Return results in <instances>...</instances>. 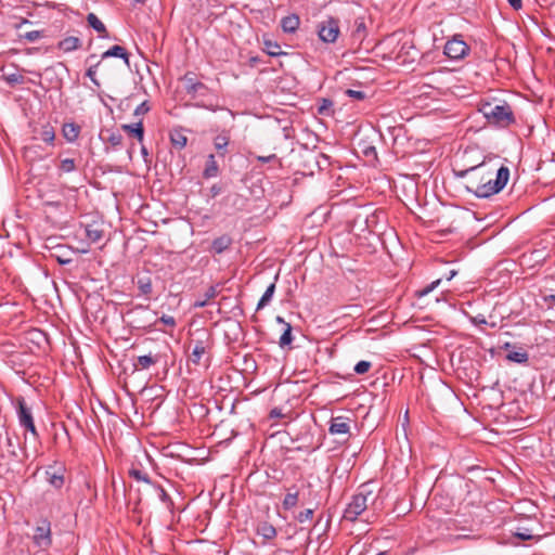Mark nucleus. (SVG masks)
Listing matches in <instances>:
<instances>
[{
    "label": "nucleus",
    "instance_id": "obj_40",
    "mask_svg": "<svg viewBox=\"0 0 555 555\" xmlns=\"http://www.w3.org/2000/svg\"><path fill=\"white\" fill-rule=\"evenodd\" d=\"M313 514H314V508H307L302 512H300L296 519L299 521V522H305L307 520H311L312 517H313Z\"/></svg>",
    "mask_w": 555,
    "mask_h": 555
},
{
    "label": "nucleus",
    "instance_id": "obj_5",
    "mask_svg": "<svg viewBox=\"0 0 555 555\" xmlns=\"http://www.w3.org/2000/svg\"><path fill=\"white\" fill-rule=\"evenodd\" d=\"M144 495L149 502L166 503L169 496L160 485L153 482L145 474L141 473V496Z\"/></svg>",
    "mask_w": 555,
    "mask_h": 555
},
{
    "label": "nucleus",
    "instance_id": "obj_45",
    "mask_svg": "<svg viewBox=\"0 0 555 555\" xmlns=\"http://www.w3.org/2000/svg\"><path fill=\"white\" fill-rule=\"evenodd\" d=\"M441 282V279H438L434 282H431L429 285H427L426 287H424L422 291L418 292V295L420 296H426L427 294H429L431 291H434Z\"/></svg>",
    "mask_w": 555,
    "mask_h": 555
},
{
    "label": "nucleus",
    "instance_id": "obj_14",
    "mask_svg": "<svg viewBox=\"0 0 555 555\" xmlns=\"http://www.w3.org/2000/svg\"><path fill=\"white\" fill-rule=\"evenodd\" d=\"M80 132L81 127L74 121L64 122L62 126V135L68 143L76 142Z\"/></svg>",
    "mask_w": 555,
    "mask_h": 555
},
{
    "label": "nucleus",
    "instance_id": "obj_1",
    "mask_svg": "<svg viewBox=\"0 0 555 555\" xmlns=\"http://www.w3.org/2000/svg\"><path fill=\"white\" fill-rule=\"evenodd\" d=\"M459 178H465V188L479 198H488L498 194L509 179V169L506 166L496 168L491 163L482 162L477 166L455 171Z\"/></svg>",
    "mask_w": 555,
    "mask_h": 555
},
{
    "label": "nucleus",
    "instance_id": "obj_61",
    "mask_svg": "<svg viewBox=\"0 0 555 555\" xmlns=\"http://www.w3.org/2000/svg\"><path fill=\"white\" fill-rule=\"evenodd\" d=\"M133 114L134 115H138L139 114V105L137 107L133 108Z\"/></svg>",
    "mask_w": 555,
    "mask_h": 555
},
{
    "label": "nucleus",
    "instance_id": "obj_17",
    "mask_svg": "<svg viewBox=\"0 0 555 555\" xmlns=\"http://www.w3.org/2000/svg\"><path fill=\"white\" fill-rule=\"evenodd\" d=\"M169 139L172 146L177 150H182L186 146L188 138L183 133V129L181 127L173 128L169 132Z\"/></svg>",
    "mask_w": 555,
    "mask_h": 555
},
{
    "label": "nucleus",
    "instance_id": "obj_16",
    "mask_svg": "<svg viewBox=\"0 0 555 555\" xmlns=\"http://www.w3.org/2000/svg\"><path fill=\"white\" fill-rule=\"evenodd\" d=\"M87 23L91 28H93L98 33L99 38H109V34L104 23L94 13H89L87 15Z\"/></svg>",
    "mask_w": 555,
    "mask_h": 555
},
{
    "label": "nucleus",
    "instance_id": "obj_49",
    "mask_svg": "<svg viewBox=\"0 0 555 555\" xmlns=\"http://www.w3.org/2000/svg\"><path fill=\"white\" fill-rule=\"evenodd\" d=\"M7 442H8V447L10 448V450H9L10 454H11L13 457L17 459V457H18V453H17V451H16V448H15V446H14V443H13L12 439H11V438H8V439H7Z\"/></svg>",
    "mask_w": 555,
    "mask_h": 555
},
{
    "label": "nucleus",
    "instance_id": "obj_12",
    "mask_svg": "<svg viewBox=\"0 0 555 555\" xmlns=\"http://www.w3.org/2000/svg\"><path fill=\"white\" fill-rule=\"evenodd\" d=\"M85 234L91 244L100 243L104 238L103 223L93 222L85 227Z\"/></svg>",
    "mask_w": 555,
    "mask_h": 555
},
{
    "label": "nucleus",
    "instance_id": "obj_11",
    "mask_svg": "<svg viewBox=\"0 0 555 555\" xmlns=\"http://www.w3.org/2000/svg\"><path fill=\"white\" fill-rule=\"evenodd\" d=\"M183 85V89L188 94H190L193 99L196 95H205L208 91V88L201 81L196 79L194 73L188 72L181 79Z\"/></svg>",
    "mask_w": 555,
    "mask_h": 555
},
{
    "label": "nucleus",
    "instance_id": "obj_35",
    "mask_svg": "<svg viewBox=\"0 0 555 555\" xmlns=\"http://www.w3.org/2000/svg\"><path fill=\"white\" fill-rule=\"evenodd\" d=\"M365 33V23L362 18L356 20V29L352 33L353 38L362 40Z\"/></svg>",
    "mask_w": 555,
    "mask_h": 555
},
{
    "label": "nucleus",
    "instance_id": "obj_26",
    "mask_svg": "<svg viewBox=\"0 0 555 555\" xmlns=\"http://www.w3.org/2000/svg\"><path fill=\"white\" fill-rule=\"evenodd\" d=\"M111 56L121 57L128 64V52L121 46H118V44L113 46L112 48H109L107 51H105L102 54V59H107V57H111Z\"/></svg>",
    "mask_w": 555,
    "mask_h": 555
},
{
    "label": "nucleus",
    "instance_id": "obj_38",
    "mask_svg": "<svg viewBox=\"0 0 555 555\" xmlns=\"http://www.w3.org/2000/svg\"><path fill=\"white\" fill-rule=\"evenodd\" d=\"M371 366H372L371 362L362 360V361L358 362V363L354 365V369H353V370H354V372H356L357 374H360V375H361V374H365L366 372H369V370L371 369Z\"/></svg>",
    "mask_w": 555,
    "mask_h": 555
},
{
    "label": "nucleus",
    "instance_id": "obj_55",
    "mask_svg": "<svg viewBox=\"0 0 555 555\" xmlns=\"http://www.w3.org/2000/svg\"><path fill=\"white\" fill-rule=\"evenodd\" d=\"M129 475L139 481V468H134L132 467L130 470H129Z\"/></svg>",
    "mask_w": 555,
    "mask_h": 555
},
{
    "label": "nucleus",
    "instance_id": "obj_23",
    "mask_svg": "<svg viewBox=\"0 0 555 555\" xmlns=\"http://www.w3.org/2000/svg\"><path fill=\"white\" fill-rule=\"evenodd\" d=\"M257 533L261 535L264 540H273L278 532L273 525L268 521H261L258 524Z\"/></svg>",
    "mask_w": 555,
    "mask_h": 555
},
{
    "label": "nucleus",
    "instance_id": "obj_28",
    "mask_svg": "<svg viewBox=\"0 0 555 555\" xmlns=\"http://www.w3.org/2000/svg\"><path fill=\"white\" fill-rule=\"evenodd\" d=\"M40 138L42 141H44L46 143H48L50 145L54 144L55 130L51 126V124L47 122V124L42 125L41 130H40Z\"/></svg>",
    "mask_w": 555,
    "mask_h": 555
},
{
    "label": "nucleus",
    "instance_id": "obj_62",
    "mask_svg": "<svg viewBox=\"0 0 555 555\" xmlns=\"http://www.w3.org/2000/svg\"><path fill=\"white\" fill-rule=\"evenodd\" d=\"M511 347H512V345H511L509 343H506V344L504 345V349H509Z\"/></svg>",
    "mask_w": 555,
    "mask_h": 555
},
{
    "label": "nucleus",
    "instance_id": "obj_3",
    "mask_svg": "<svg viewBox=\"0 0 555 555\" xmlns=\"http://www.w3.org/2000/svg\"><path fill=\"white\" fill-rule=\"evenodd\" d=\"M137 363L133 359H125L122 361V372L120 373L118 380L121 384L126 393L130 397L132 402H135L137 395L139 393L138 386V376H137Z\"/></svg>",
    "mask_w": 555,
    "mask_h": 555
},
{
    "label": "nucleus",
    "instance_id": "obj_43",
    "mask_svg": "<svg viewBox=\"0 0 555 555\" xmlns=\"http://www.w3.org/2000/svg\"><path fill=\"white\" fill-rule=\"evenodd\" d=\"M4 78L10 85L22 83L24 79L23 76L17 73L5 75Z\"/></svg>",
    "mask_w": 555,
    "mask_h": 555
},
{
    "label": "nucleus",
    "instance_id": "obj_2",
    "mask_svg": "<svg viewBox=\"0 0 555 555\" xmlns=\"http://www.w3.org/2000/svg\"><path fill=\"white\" fill-rule=\"evenodd\" d=\"M479 112L489 124L507 127L515 122L514 113L507 103L482 102Z\"/></svg>",
    "mask_w": 555,
    "mask_h": 555
},
{
    "label": "nucleus",
    "instance_id": "obj_58",
    "mask_svg": "<svg viewBox=\"0 0 555 555\" xmlns=\"http://www.w3.org/2000/svg\"><path fill=\"white\" fill-rule=\"evenodd\" d=\"M59 262H60L61 264H66V263H69V262H70V260H69V259H64V257H61V258H59Z\"/></svg>",
    "mask_w": 555,
    "mask_h": 555
},
{
    "label": "nucleus",
    "instance_id": "obj_39",
    "mask_svg": "<svg viewBox=\"0 0 555 555\" xmlns=\"http://www.w3.org/2000/svg\"><path fill=\"white\" fill-rule=\"evenodd\" d=\"M122 130L129 133V135L139 139V122H133L129 125H122Z\"/></svg>",
    "mask_w": 555,
    "mask_h": 555
},
{
    "label": "nucleus",
    "instance_id": "obj_56",
    "mask_svg": "<svg viewBox=\"0 0 555 555\" xmlns=\"http://www.w3.org/2000/svg\"><path fill=\"white\" fill-rule=\"evenodd\" d=\"M457 274L456 270H451L449 274L446 276L447 281H451Z\"/></svg>",
    "mask_w": 555,
    "mask_h": 555
},
{
    "label": "nucleus",
    "instance_id": "obj_32",
    "mask_svg": "<svg viewBox=\"0 0 555 555\" xmlns=\"http://www.w3.org/2000/svg\"><path fill=\"white\" fill-rule=\"evenodd\" d=\"M274 292H275V283H271L267 287V289L263 293V295L260 298V300L258 301L257 310H260V309L264 308L270 302V300L272 299V297L274 295Z\"/></svg>",
    "mask_w": 555,
    "mask_h": 555
},
{
    "label": "nucleus",
    "instance_id": "obj_33",
    "mask_svg": "<svg viewBox=\"0 0 555 555\" xmlns=\"http://www.w3.org/2000/svg\"><path fill=\"white\" fill-rule=\"evenodd\" d=\"M333 113V101L328 99H321L318 106V114L322 116H331Z\"/></svg>",
    "mask_w": 555,
    "mask_h": 555
},
{
    "label": "nucleus",
    "instance_id": "obj_18",
    "mask_svg": "<svg viewBox=\"0 0 555 555\" xmlns=\"http://www.w3.org/2000/svg\"><path fill=\"white\" fill-rule=\"evenodd\" d=\"M300 25V18L297 14H289L281 20V27L284 33L294 34Z\"/></svg>",
    "mask_w": 555,
    "mask_h": 555
},
{
    "label": "nucleus",
    "instance_id": "obj_36",
    "mask_svg": "<svg viewBox=\"0 0 555 555\" xmlns=\"http://www.w3.org/2000/svg\"><path fill=\"white\" fill-rule=\"evenodd\" d=\"M43 34L40 30H31L27 31L23 35H20L21 38L25 39L28 42H35L38 39L42 38Z\"/></svg>",
    "mask_w": 555,
    "mask_h": 555
},
{
    "label": "nucleus",
    "instance_id": "obj_50",
    "mask_svg": "<svg viewBox=\"0 0 555 555\" xmlns=\"http://www.w3.org/2000/svg\"><path fill=\"white\" fill-rule=\"evenodd\" d=\"M507 2L515 11H518L522 8V0H507Z\"/></svg>",
    "mask_w": 555,
    "mask_h": 555
},
{
    "label": "nucleus",
    "instance_id": "obj_59",
    "mask_svg": "<svg viewBox=\"0 0 555 555\" xmlns=\"http://www.w3.org/2000/svg\"><path fill=\"white\" fill-rule=\"evenodd\" d=\"M258 61H259V60H258V57H257V56H251V57L249 59V63H250V65L256 64Z\"/></svg>",
    "mask_w": 555,
    "mask_h": 555
},
{
    "label": "nucleus",
    "instance_id": "obj_52",
    "mask_svg": "<svg viewBox=\"0 0 555 555\" xmlns=\"http://www.w3.org/2000/svg\"><path fill=\"white\" fill-rule=\"evenodd\" d=\"M474 324H487V320L482 314H478L472 319Z\"/></svg>",
    "mask_w": 555,
    "mask_h": 555
},
{
    "label": "nucleus",
    "instance_id": "obj_46",
    "mask_svg": "<svg viewBox=\"0 0 555 555\" xmlns=\"http://www.w3.org/2000/svg\"><path fill=\"white\" fill-rule=\"evenodd\" d=\"M346 94L350 98H353L356 100H364L365 99V93L363 91H359V90H352V89H348L346 90Z\"/></svg>",
    "mask_w": 555,
    "mask_h": 555
},
{
    "label": "nucleus",
    "instance_id": "obj_64",
    "mask_svg": "<svg viewBox=\"0 0 555 555\" xmlns=\"http://www.w3.org/2000/svg\"><path fill=\"white\" fill-rule=\"evenodd\" d=\"M376 555H386V552H379L378 554Z\"/></svg>",
    "mask_w": 555,
    "mask_h": 555
},
{
    "label": "nucleus",
    "instance_id": "obj_8",
    "mask_svg": "<svg viewBox=\"0 0 555 555\" xmlns=\"http://www.w3.org/2000/svg\"><path fill=\"white\" fill-rule=\"evenodd\" d=\"M371 492L364 494L362 491L354 494L351 502L344 511V518L348 521H356L358 517L367 508V500Z\"/></svg>",
    "mask_w": 555,
    "mask_h": 555
},
{
    "label": "nucleus",
    "instance_id": "obj_4",
    "mask_svg": "<svg viewBox=\"0 0 555 555\" xmlns=\"http://www.w3.org/2000/svg\"><path fill=\"white\" fill-rule=\"evenodd\" d=\"M14 405L20 426L29 433L34 439L38 440L39 433L35 425L31 409L27 405L25 398L21 396L17 397L14 401Z\"/></svg>",
    "mask_w": 555,
    "mask_h": 555
},
{
    "label": "nucleus",
    "instance_id": "obj_34",
    "mask_svg": "<svg viewBox=\"0 0 555 555\" xmlns=\"http://www.w3.org/2000/svg\"><path fill=\"white\" fill-rule=\"evenodd\" d=\"M59 169L62 172H66V173L73 172L76 169L75 159H73V158L62 159L60 163Z\"/></svg>",
    "mask_w": 555,
    "mask_h": 555
},
{
    "label": "nucleus",
    "instance_id": "obj_21",
    "mask_svg": "<svg viewBox=\"0 0 555 555\" xmlns=\"http://www.w3.org/2000/svg\"><path fill=\"white\" fill-rule=\"evenodd\" d=\"M263 43V51L270 55V56H280V55H286V52H283L281 50V46L276 42L270 39L267 36H263L262 39Z\"/></svg>",
    "mask_w": 555,
    "mask_h": 555
},
{
    "label": "nucleus",
    "instance_id": "obj_53",
    "mask_svg": "<svg viewBox=\"0 0 555 555\" xmlns=\"http://www.w3.org/2000/svg\"><path fill=\"white\" fill-rule=\"evenodd\" d=\"M151 109V105L147 100L141 101V115L147 113Z\"/></svg>",
    "mask_w": 555,
    "mask_h": 555
},
{
    "label": "nucleus",
    "instance_id": "obj_20",
    "mask_svg": "<svg viewBox=\"0 0 555 555\" xmlns=\"http://www.w3.org/2000/svg\"><path fill=\"white\" fill-rule=\"evenodd\" d=\"M81 47V40L78 37L69 36L59 41L57 48L65 53L78 50Z\"/></svg>",
    "mask_w": 555,
    "mask_h": 555
},
{
    "label": "nucleus",
    "instance_id": "obj_37",
    "mask_svg": "<svg viewBox=\"0 0 555 555\" xmlns=\"http://www.w3.org/2000/svg\"><path fill=\"white\" fill-rule=\"evenodd\" d=\"M514 537H516L522 541H528V540H532L535 538L529 529H520V528L517 529V531L514 533Z\"/></svg>",
    "mask_w": 555,
    "mask_h": 555
},
{
    "label": "nucleus",
    "instance_id": "obj_41",
    "mask_svg": "<svg viewBox=\"0 0 555 555\" xmlns=\"http://www.w3.org/2000/svg\"><path fill=\"white\" fill-rule=\"evenodd\" d=\"M100 65V62H98L96 64H93L91 65L88 69H87V77H89L91 79V81L95 85V86H100L99 81L96 80L95 78V75H96V68L99 67Z\"/></svg>",
    "mask_w": 555,
    "mask_h": 555
},
{
    "label": "nucleus",
    "instance_id": "obj_29",
    "mask_svg": "<svg viewBox=\"0 0 555 555\" xmlns=\"http://www.w3.org/2000/svg\"><path fill=\"white\" fill-rule=\"evenodd\" d=\"M163 360L160 353L149 352L141 356V370L149 369L151 365L157 364Z\"/></svg>",
    "mask_w": 555,
    "mask_h": 555
},
{
    "label": "nucleus",
    "instance_id": "obj_31",
    "mask_svg": "<svg viewBox=\"0 0 555 555\" xmlns=\"http://www.w3.org/2000/svg\"><path fill=\"white\" fill-rule=\"evenodd\" d=\"M506 359L511 362L524 364L528 362L529 354L525 350L511 351L509 353H507Z\"/></svg>",
    "mask_w": 555,
    "mask_h": 555
},
{
    "label": "nucleus",
    "instance_id": "obj_47",
    "mask_svg": "<svg viewBox=\"0 0 555 555\" xmlns=\"http://www.w3.org/2000/svg\"><path fill=\"white\" fill-rule=\"evenodd\" d=\"M158 322H162L163 324L171 328L176 326V320L171 315H163L162 318L158 319Z\"/></svg>",
    "mask_w": 555,
    "mask_h": 555
},
{
    "label": "nucleus",
    "instance_id": "obj_10",
    "mask_svg": "<svg viewBox=\"0 0 555 555\" xmlns=\"http://www.w3.org/2000/svg\"><path fill=\"white\" fill-rule=\"evenodd\" d=\"M469 52V47L460 36H454L444 46V54L451 60H461Z\"/></svg>",
    "mask_w": 555,
    "mask_h": 555
},
{
    "label": "nucleus",
    "instance_id": "obj_7",
    "mask_svg": "<svg viewBox=\"0 0 555 555\" xmlns=\"http://www.w3.org/2000/svg\"><path fill=\"white\" fill-rule=\"evenodd\" d=\"M33 542L43 551L52 545L51 522L47 518H42L37 522L34 529Z\"/></svg>",
    "mask_w": 555,
    "mask_h": 555
},
{
    "label": "nucleus",
    "instance_id": "obj_51",
    "mask_svg": "<svg viewBox=\"0 0 555 555\" xmlns=\"http://www.w3.org/2000/svg\"><path fill=\"white\" fill-rule=\"evenodd\" d=\"M270 418H279V417H283L284 414L282 413V410L279 409V408H274L270 411V414H269Z\"/></svg>",
    "mask_w": 555,
    "mask_h": 555
},
{
    "label": "nucleus",
    "instance_id": "obj_63",
    "mask_svg": "<svg viewBox=\"0 0 555 555\" xmlns=\"http://www.w3.org/2000/svg\"><path fill=\"white\" fill-rule=\"evenodd\" d=\"M236 199L241 202V204H243L244 199L240 196V195H236Z\"/></svg>",
    "mask_w": 555,
    "mask_h": 555
},
{
    "label": "nucleus",
    "instance_id": "obj_9",
    "mask_svg": "<svg viewBox=\"0 0 555 555\" xmlns=\"http://www.w3.org/2000/svg\"><path fill=\"white\" fill-rule=\"evenodd\" d=\"M339 33V21L337 18L328 17L318 25V35L323 42L334 43Z\"/></svg>",
    "mask_w": 555,
    "mask_h": 555
},
{
    "label": "nucleus",
    "instance_id": "obj_6",
    "mask_svg": "<svg viewBox=\"0 0 555 555\" xmlns=\"http://www.w3.org/2000/svg\"><path fill=\"white\" fill-rule=\"evenodd\" d=\"M212 347L211 334L207 330L197 331V338L194 340V348L190 356V361L198 365L203 356Z\"/></svg>",
    "mask_w": 555,
    "mask_h": 555
},
{
    "label": "nucleus",
    "instance_id": "obj_27",
    "mask_svg": "<svg viewBox=\"0 0 555 555\" xmlns=\"http://www.w3.org/2000/svg\"><path fill=\"white\" fill-rule=\"evenodd\" d=\"M218 172H219V167L216 162L215 155L210 154L207 157L206 166H205L203 175L205 178H212V177H216L218 175Z\"/></svg>",
    "mask_w": 555,
    "mask_h": 555
},
{
    "label": "nucleus",
    "instance_id": "obj_42",
    "mask_svg": "<svg viewBox=\"0 0 555 555\" xmlns=\"http://www.w3.org/2000/svg\"><path fill=\"white\" fill-rule=\"evenodd\" d=\"M113 146H117L121 144L122 137L119 132H109L108 137L105 139Z\"/></svg>",
    "mask_w": 555,
    "mask_h": 555
},
{
    "label": "nucleus",
    "instance_id": "obj_30",
    "mask_svg": "<svg viewBox=\"0 0 555 555\" xmlns=\"http://www.w3.org/2000/svg\"><path fill=\"white\" fill-rule=\"evenodd\" d=\"M298 501H299L298 490L288 491L282 502V506L285 511H289L298 504Z\"/></svg>",
    "mask_w": 555,
    "mask_h": 555
},
{
    "label": "nucleus",
    "instance_id": "obj_22",
    "mask_svg": "<svg viewBox=\"0 0 555 555\" xmlns=\"http://www.w3.org/2000/svg\"><path fill=\"white\" fill-rule=\"evenodd\" d=\"M219 291L217 289V285L209 286L202 297H198L194 304V308H203L208 305L209 300L214 299L218 295Z\"/></svg>",
    "mask_w": 555,
    "mask_h": 555
},
{
    "label": "nucleus",
    "instance_id": "obj_19",
    "mask_svg": "<svg viewBox=\"0 0 555 555\" xmlns=\"http://www.w3.org/2000/svg\"><path fill=\"white\" fill-rule=\"evenodd\" d=\"M230 143V134L227 131H222L214 139V146L217 150L219 156H224L228 152L227 147Z\"/></svg>",
    "mask_w": 555,
    "mask_h": 555
},
{
    "label": "nucleus",
    "instance_id": "obj_13",
    "mask_svg": "<svg viewBox=\"0 0 555 555\" xmlns=\"http://www.w3.org/2000/svg\"><path fill=\"white\" fill-rule=\"evenodd\" d=\"M349 418L345 416L332 417L328 428L331 435H347L349 434Z\"/></svg>",
    "mask_w": 555,
    "mask_h": 555
},
{
    "label": "nucleus",
    "instance_id": "obj_44",
    "mask_svg": "<svg viewBox=\"0 0 555 555\" xmlns=\"http://www.w3.org/2000/svg\"><path fill=\"white\" fill-rule=\"evenodd\" d=\"M256 159L260 163H271V162H276L278 165L281 167L282 166V163H281V159L278 158V156L275 154H270L268 156H256Z\"/></svg>",
    "mask_w": 555,
    "mask_h": 555
},
{
    "label": "nucleus",
    "instance_id": "obj_54",
    "mask_svg": "<svg viewBox=\"0 0 555 555\" xmlns=\"http://www.w3.org/2000/svg\"><path fill=\"white\" fill-rule=\"evenodd\" d=\"M152 291V285L150 282L141 283V294H149Z\"/></svg>",
    "mask_w": 555,
    "mask_h": 555
},
{
    "label": "nucleus",
    "instance_id": "obj_24",
    "mask_svg": "<svg viewBox=\"0 0 555 555\" xmlns=\"http://www.w3.org/2000/svg\"><path fill=\"white\" fill-rule=\"evenodd\" d=\"M231 244L232 238L229 235H221L212 241L211 249L216 254H221L227 250Z\"/></svg>",
    "mask_w": 555,
    "mask_h": 555
},
{
    "label": "nucleus",
    "instance_id": "obj_57",
    "mask_svg": "<svg viewBox=\"0 0 555 555\" xmlns=\"http://www.w3.org/2000/svg\"><path fill=\"white\" fill-rule=\"evenodd\" d=\"M59 262H60L61 264H66V263H69V262H70V260H69V259H64V257H61V258H59Z\"/></svg>",
    "mask_w": 555,
    "mask_h": 555
},
{
    "label": "nucleus",
    "instance_id": "obj_60",
    "mask_svg": "<svg viewBox=\"0 0 555 555\" xmlns=\"http://www.w3.org/2000/svg\"><path fill=\"white\" fill-rule=\"evenodd\" d=\"M141 154L147 155L146 149L144 146H141Z\"/></svg>",
    "mask_w": 555,
    "mask_h": 555
},
{
    "label": "nucleus",
    "instance_id": "obj_25",
    "mask_svg": "<svg viewBox=\"0 0 555 555\" xmlns=\"http://www.w3.org/2000/svg\"><path fill=\"white\" fill-rule=\"evenodd\" d=\"M276 321L279 323H283L285 325V330H284L283 334L281 335L280 341H279V345L283 348L285 346L291 345V343L293 341L292 326L289 323H286L282 317H276Z\"/></svg>",
    "mask_w": 555,
    "mask_h": 555
},
{
    "label": "nucleus",
    "instance_id": "obj_15",
    "mask_svg": "<svg viewBox=\"0 0 555 555\" xmlns=\"http://www.w3.org/2000/svg\"><path fill=\"white\" fill-rule=\"evenodd\" d=\"M48 482L55 489H61L64 485V468L60 467L55 469L53 466H49L46 470Z\"/></svg>",
    "mask_w": 555,
    "mask_h": 555
},
{
    "label": "nucleus",
    "instance_id": "obj_48",
    "mask_svg": "<svg viewBox=\"0 0 555 555\" xmlns=\"http://www.w3.org/2000/svg\"><path fill=\"white\" fill-rule=\"evenodd\" d=\"M542 299L548 309H553L555 307V295H544Z\"/></svg>",
    "mask_w": 555,
    "mask_h": 555
}]
</instances>
